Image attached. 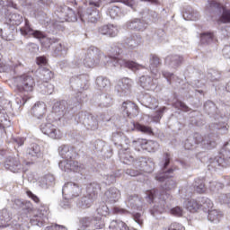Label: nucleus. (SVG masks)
I'll list each match as a JSON object with an SVG mask.
<instances>
[{
  "mask_svg": "<svg viewBox=\"0 0 230 230\" xmlns=\"http://www.w3.org/2000/svg\"><path fill=\"white\" fill-rule=\"evenodd\" d=\"M14 90L21 94H31L35 91L37 83L33 75L24 73L13 78Z\"/></svg>",
  "mask_w": 230,
  "mask_h": 230,
  "instance_id": "obj_1",
  "label": "nucleus"
},
{
  "mask_svg": "<svg viewBox=\"0 0 230 230\" xmlns=\"http://www.w3.org/2000/svg\"><path fill=\"white\" fill-rule=\"evenodd\" d=\"M109 64V56L100 53L97 48L91 47L84 59L85 67H96L98 66H107Z\"/></svg>",
  "mask_w": 230,
  "mask_h": 230,
  "instance_id": "obj_2",
  "label": "nucleus"
},
{
  "mask_svg": "<svg viewBox=\"0 0 230 230\" xmlns=\"http://www.w3.org/2000/svg\"><path fill=\"white\" fill-rule=\"evenodd\" d=\"M170 161H172V155L169 153L164 154V159L162 160V172H158L155 174V181L158 182H164L166 179H170L173 177V172H176V170H179V167L172 166L166 170L168 168V165L170 164Z\"/></svg>",
  "mask_w": 230,
  "mask_h": 230,
  "instance_id": "obj_3",
  "label": "nucleus"
},
{
  "mask_svg": "<svg viewBox=\"0 0 230 230\" xmlns=\"http://www.w3.org/2000/svg\"><path fill=\"white\" fill-rule=\"evenodd\" d=\"M176 187L177 183H175V181H173L172 180L168 181L165 183V187L160 192H158V190L155 189L147 190V199H149L150 202H154V199H155V197H158L159 200H164V202H166L168 199H171L170 193H168V191H171V190H175Z\"/></svg>",
  "mask_w": 230,
  "mask_h": 230,
  "instance_id": "obj_4",
  "label": "nucleus"
},
{
  "mask_svg": "<svg viewBox=\"0 0 230 230\" xmlns=\"http://www.w3.org/2000/svg\"><path fill=\"white\" fill-rule=\"evenodd\" d=\"M119 48L115 47L110 50L109 60L114 63V66L128 67V69H139V65L134 61H128L119 58Z\"/></svg>",
  "mask_w": 230,
  "mask_h": 230,
  "instance_id": "obj_5",
  "label": "nucleus"
},
{
  "mask_svg": "<svg viewBox=\"0 0 230 230\" xmlns=\"http://www.w3.org/2000/svg\"><path fill=\"white\" fill-rule=\"evenodd\" d=\"M133 147L137 152H141V150H146V152H155L159 145L154 140H148L146 138H137L132 143Z\"/></svg>",
  "mask_w": 230,
  "mask_h": 230,
  "instance_id": "obj_6",
  "label": "nucleus"
},
{
  "mask_svg": "<svg viewBox=\"0 0 230 230\" xmlns=\"http://www.w3.org/2000/svg\"><path fill=\"white\" fill-rule=\"evenodd\" d=\"M230 159V139L223 146L220 150L219 155L216 156L211 162V166L217 168V166H224L226 161Z\"/></svg>",
  "mask_w": 230,
  "mask_h": 230,
  "instance_id": "obj_7",
  "label": "nucleus"
},
{
  "mask_svg": "<svg viewBox=\"0 0 230 230\" xmlns=\"http://www.w3.org/2000/svg\"><path fill=\"white\" fill-rule=\"evenodd\" d=\"M186 208L190 213H197L200 208L203 209H209V208H213V201L209 199H206L203 200V204L200 205L197 200L190 199L187 202Z\"/></svg>",
  "mask_w": 230,
  "mask_h": 230,
  "instance_id": "obj_8",
  "label": "nucleus"
},
{
  "mask_svg": "<svg viewBox=\"0 0 230 230\" xmlns=\"http://www.w3.org/2000/svg\"><path fill=\"white\" fill-rule=\"evenodd\" d=\"M121 110L128 118H136V116L139 114V108L137 105H136V103L130 101L124 102L122 103Z\"/></svg>",
  "mask_w": 230,
  "mask_h": 230,
  "instance_id": "obj_9",
  "label": "nucleus"
},
{
  "mask_svg": "<svg viewBox=\"0 0 230 230\" xmlns=\"http://www.w3.org/2000/svg\"><path fill=\"white\" fill-rule=\"evenodd\" d=\"M41 131L49 137L52 139H61L62 138V132L57 128L53 124L48 123L41 126Z\"/></svg>",
  "mask_w": 230,
  "mask_h": 230,
  "instance_id": "obj_10",
  "label": "nucleus"
},
{
  "mask_svg": "<svg viewBox=\"0 0 230 230\" xmlns=\"http://www.w3.org/2000/svg\"><path fill=\"white\" fill-rule=\"evenodd\" d=\"M6 170L13 172V173H19L22 170V164L19 157H8L4 163Z\"/></svg>",
  "mask_w": 230,
  "mask_h": 230,
  "instance_id": "obj_11",
  "label": "nucleus"
},
{
  "mask_svg": "<svg viewBox=\"0 0 230 230\" xmlns=\"http://www.w3.org/2000/svg\"><path fill=\"white\" fill-rule=\"evenodd\" d=\"M210 7L217 8L218 10H220V9L223 10V13L217 21L218 24H220V22H223L224 24H227V22H230V10L229 9H226L224 5H221L219 3H217L216 1H212L210 3Z\"/></svg>",
  "mask_w": 230,
  "mask_h": 230,
  "instance_id": "obj_12",
  "label": "nucleus"
},
{
  "mask_svg": "<svg viewBox=\"0 0 230 230\" xmlns=\"http://www.w3.org/2000/svg\"><path fill=\"white\" fill-rule=\"evenodd\" d=\"M59 167L64 172H78V170H80V164L73 159L65 160L59 163Z\"/></svg>",
  "mask_w": 230,
  "mask_h": 230,
  "instance_id": "obj_13",
  "label": "nucleus"
},
{
  "mask_svg": "<svg viewBox=\"0 0 230 230\" xmlns=\"http://www.w3.org/2000/svg\"><path fill=\"white\" fill-rule=\"evenodd\" d=\"M127 28L132 31H145L146 30V22L141 19H134L127 22Z\"/></svg>",
  "mask_w": 230,
  "mask_h": 230,
  "instance_id": "obj_14",
  "label": "nucleus"
},
{
  "mask_svg": "<svg viewBox=\"0 0 230 230\" xmlns=\"http://www.w3.org/2000/svg\"><path fill=\"white\" fill-rule=\"evenodd\" d=\"M46 111L47 107L46 103L44 102H37L31 110V113L32 114V116H35V118H38V119H40V118H44V116H46Z\"/></svg>",
  "mask_w": 230,
  "mask_h": 230,
  "instance_id": "obj_15",
  "label": "nucleus"
},
{
  "mask_svg": "<svg viewBox=\"0 0 230 230\" xmlns=\"http://www.w3.org/2000/svg\"><path fill=\"white\" fill-rule=\"evenodd\" d=\"M193 191L194 193H199L202 195L208 191V188L206 187V178H197L193 184Z\"/></svg>",
  "mask_w": 230,
  "mask_h": 230,
  "instance_id": "obj_16",
  "label": "nucleus"
},
{
  "mask_svg": "<svg viewBox=\"0 0 230 230\" xmlns=\"http://www.w3.org/2000/svg\"><path fill=\"white\" fill-rule=\"evenodd\" d=\"M11 220L12 217H10L8 210L4 209L0 211V228L4 229V227H9Z\"/></svg>",
  "mask_w": 230,
  "mask_h": 230,
  "instance_id": "obj_17",
  "label": "nucleus"
},
{
  "mask_svg": "<svg viewBox=\"0 0 230 230\" xmlns=\"http://www.w3.org/2000/svg\"><path fill=\"white\" fill-rule=\"evenodd\" d=\"M208 218L210 222H214V224H218L222 218H224V213L218 209L208 210Z\"/></svg>",
  "mask_w": 230,
  "mask_h": 230,
  "instance_id": "obj_18",
  "label": "nucleus"
},
{
  "mask_svg": "<svg viewBox=\"0 0 230 230\" xmlns=\"http://www.w3.org/2000/svg\"><path fill=\"white\" fill-rule=\"evenodd\" d=\"M134 128L137 130V132H142V134H146L147 136H154V129L150 126H145L139 122L134 123Z\"/></svg>",
  "mask_w": 230,
  "mask_h": 230,
  "instance_id": "obj_19",
  "label": "nucleus"
},
{
  "mask_svg": "<svg viewBox=\"0 0 230 230\" xmlns=\"http://www.w3.org/2000/svg\"><path fill=\"white\" fill-rule=\"evenodd\" d=\"M161 66V59L155 54L150 56V69L152 73H157V67Z\"/></svg>",
  "mask_w": 230,
  "mask_h": 230,
  "instance_id": "obj_20",
  "label": "nucleus"
},
{
  "mask_svg": "<svg viewBox=\"0 0 230 230\" xmlns=\"http://www.w3.org/2000/svg\"><path fill=\"white\" fill-rule=\"evenodd\" d=\"M53 78H55V74L51 70L48 68H43L40 71V79L42 80V82L48 84V82H50V80H53Z\"/></svg>",
  "mask_w": 230,
  "mask_h": 230,
  "instance_id": "obj_21",
  "label": "nucleus"
},
{
  "mask_svg": "<svg viewBox=\"0 0 230 230\" xmlns=\"http://www.w3.org/2000/svg\"><path fill=\"white\" fill-rule=\"evenodd\" d=\"M154 84V79L150 76H141L139 79V85L143 87V89H148Z\"/></svg>",
  "mask_w": 230,
  "mask_h": 230,
  "instance_id": "obj_22",
  "label": "nucleus"
},
{
  "mask_svg": "<svg viewBox=\"0 0 230 230\" xmlns=\"http://www.w3.org/2000/svg\"><path fill=\"white\" fill-rule=\"evenodd\" d=\"M110 229L112 230H128V226L123 221H111Z\"/></svg>",
  "mask_w": 230,
  "mask_h": 230,
  "instance_id": "obj_23",
  "label": "nucleus"
},
{
  "mask_svg": "<svg viewBox=\"0 0 230 230\" xmlns=\"http://www.w3.org/2000/svg\"><path fill=\"white\" fill-rule=\"evenodd\" d=\"M215 40V34L213 32H203L200 34V40L203 44H209Z\"/></svg>",
  "mask_w": 230,
  "mask_h": 230,
  "instance_id": "obj_24",
  "label": "nucleus"
},
{
  "mask_svg": "<svg viewBox=\"0 0 230 230\" xmlns=\"http://www.w3.org/2000/svg\"><path fill=\"white\" fill-rule=\"evenodd\" d=\"M57 42H58V39H49L48 37H44L41 40H40V44L42 46V48H51V46H53V44H57Z\"/></svg>",
  "mask_w": 230,
  "mask_h": 230,
  "instance_id": "obj_25",
  "label": "nucleus"
},
{
  "mask_svg": "<svg viewBox=\"0 0 230 230\" xmlns=\"http://www.w3.org/2000/svg\"><path fill=\"white\" fill-rule=\"evenodd\" d=\"M166 106H164L155 111V115L152 117L155 123H159V121H161V118H163V114H164V111H166Z\"/></svg>",
  "mask_w": 230,
  "mask_h": 230,
  "instance_id": "obj_26",
  "label": "nucleus"
},
{
  "mask_svg": "<svg viewBox=\"0 0 230 230\" xmlns=\"http://www.w3.org/2000/svg\"><path fill=\"white\" fill-rule=\"evenodd\" d=\"M225 185L220 181H211L209 185L210 191H220V190H224Z\"/></svg>",
  "mask_w": 230,
  "mask_h": 230,
  "instance_id": "obj_27",
  "label": "nucleus"
},
{
  "mask_svg": "<svg viewBox=\"0 0 230 230\" xmlns=\"http://www.w3.org/2000/svg\"><path fill=\"white\" fill-rule=\"evenodd\" d=\"M29 154L32 157H39L40 155V146L33 144L29 151Z\"/></svg>",
  "mask_w": 230,
  "mask_h": 230,
  "instance_id": "obj_28",
  "label": "nucleus"
},
{
  "mask_svg": "<svg viewBox=\"0 0 230 230\" xmlns=\"http://www.w3.org/2000/svg\"><path fill=\"white\" fill-rule=\"evenodd\" d=\"M22 21V16H21L18 13H13L10 17V22L13 24V26H19Z\"/></svg>",
  "mask_w": 230,
  "mask_h": 230,
  "instance_id": "obj_29",
  "label": "nucleus"
},
{
  "mask_svg": "<svg viewBox=\"0 0 230 230\" xmlns=\"http://www.w3.org/2000/svg\"><path fill=\"white\" fill-rule=\"evenodd\" d=\"M97 213H98V215H100V217H107V216H109V207H107V205H105V204L101 205L97 208Z\"/></svg>",
  "mask_w": 230,
  "mask_h": 230,
  "instance_id": "obj_30",
  "label": "nucleus"
},
{
  "mask_svg": "<svg viewBox=\"0 0 230 230\" xmlns=\"http://www.w3.org/2000/svg\"><path fill=\"white\" fill-rule=\"evenodd\" d=\"M176 109H180V111H183V112H190V107H188V105H186V103H184L181 101H177L174 103Z\"/></svg>",
  "mask_w": 230,
  "mask_h": 230,
  "instance_id": "obj_31",
  "label": "nucleus"
},
{
  "mask_svg": "<svg viewBox=\"0 0 230 230\" xmlns=\"http://www.w3.org/2000/svg\"><path fill=\"white\" fill-rule=\"evenodd\" d=\"M195 139H196V143L197 145L203 143V145H208V146H211L213 144H215V142H211V141H208V138H203L202 136L200 135H196L195 136Z\"/></svg>",
  "mask_w": 230,
  "mask_h": 230,
  "instance_id": "obj_32",
  "label": "nucleus"
},
{
  "mask_svg": "<svg viewBox=\"0 0 230 230\" xmlns=\"http://www.w3.org/2000/svg\"><path fill=\"white\" fill-rule=\"evenodd\" d=\"M220 204H226V206H230V193L221 194L219 196Z\"/></svg>",
  "mask_w": 230,
  "mask_h": 230,
  "instance_id": "obj_33",
  "label": "nucleus"
},
{
  "mask_svg": "<svg viewBox=\"0 0 230 230\" xmlns=\"http://www.w3.org/2000/svg\"><path fill=\"white\" fill-rule=\"evenodd\" d=\"M168 230H186V227H184L181 223L172 222L169 226Z\"/></svg>",
  "mask_w": 230,
  "mask_h": 230,
  "instance_id": "obj_34",
  "label": "nucleus"
},
{
  "mask_svg": "<svg viewBox=\"0 0 230 230\" xmlns=\"http://www.w3.org/2000/svg\"><path fill=\"white\" fill-rule=\"evenodd\" d=\"M42 220H43L42 216L34 215L31 218V226H39V224H40V222H42Z\"/></svg>",
  "mask_w": 230,
  "mask_h": 230,
  "instance_id": "obj_35",
  "label": "nucleus"
},
{
  "mask_svg": "<svg viewBox=\"0 0 230 230\" xmlns=\"http://www.w3.org/2000/svg\"><path fill=\"white\" fill-rule=\"evenodd\" d=\"M86 4H89V6H94L95 8H100L102 6V2L103 0H84Z\"/></svg>",
  "mask_w": 230,
  "mask_h": 230,
  "instance_id": "obj_36",
  "label": "nucleus"
},
{
  "mask_svg": "<svg viewBox=\"0 0 230 230\" xmlns=\"http://www.w3.org/2000/svg\"><path fill=\"white\" fill-rule=\"evenodd\" d=\"M122 85L125 89H130L132 87V80L128 77H123L121 79Z\"/></svg>",
  "mask_w": 230,
  "mask_h": 230,
  "instance_id": "obj_37",
  "label": "nucleus"
},
{
  "mask_svg": "<svg viewBox=\"0 0 230 230\" xmlns=\"http://www.w3.org/2000/svg\"><path fill=\"white\" fill-rule=\"evenodd\" d=\"M26 195L29 197V199H31V200H33V202H35L36 204H39L40 202V199H39L37 195L33 194L31 190H27Z\"/></svg>",
  "mask_w": 230,
  "mask_h": 230,
  "instance_id": "obj_38",
  "label": "nucleus"
},
{
  "mask_svg": "<svg viewBox=\"0 0 230 230\" xmlns=\"http://www.w3.org/2000/svg\"><path fill=\"white\" fill-rule=\"evenodd\" d=\"M32 37H34V39H39L40 41L46 37V34L40 31H32Z\"/></svg>",
  "mask_w": 230,
  "mask_h": 230,
  "instance_id": "obj_39",
  "label": "nucleus"
},
{
  "mask_svg": "<svg viewBox=\"0 0 230 230\" xmlns=\"http://www.w3.org/2000/svg\"><path fill=\"white\" fill-rule=\"evenodd\" d=\"M108 31L110 37H116L118 35V28L114 27V25H110Z\"/></svg>",
  "mask_w": 230,
  "mask_h": 230,
  "instance_id": "obj_40",
  "label": "nucleus"
},
{
  "mask_svg": "<svg viewBox=\"0 0 230 230\" xmlns=\"http://www.w3.org/2000/svg\"><path fill=\"white\" fill-rule=\"evenodd\" d=\"M171 213L175 217H182V208L181 207H175L171 210Z\"/></svg>",
  "mask_w": 230,
  "mask_h": 230,
  "instance_id": "obj_41",
  "label": "nucleus"
},
{
  "mask_svg": "<svg viewBox=\"0 0 230 230\" xmlns=\"http://www.w3.org/2000/svg\"><path fill=\"white\" fill-rule=\"evenodd\" d=\"M36 64H38V66H46V64H48V58L44 56L39 57L36 58Z\"/></svg>",
  "mask_w": 230,
  "mask_h": 230,
  "instance_id": "obj_42",
  "label": "nucleus"
},
{
  "mask_svg": "<svg viewBox=\"0 0 230 230\" xmlns=\"http://www.w3.org/2000/svg\"><path fill=\"white\" fill-rule=\"evenodd\" d=\"M0 37L4 40H12L13 36L11 33L7 34L6 32H4L3 29H0Z\"/></svg>",
  "mask_w": 230,
  "mask_h": 230,
  "instance_id": "obj_43",
  "label": "nucleus"
},
{
  "mask_svg": "<svg viewBox=\"0 0 230 230\" xmlns=\"http://www.w3.org/2000/svg\"><path fill=\"white\" fill-rule=\"evenodd\" d=\"M126 173H128V175H130L131 177H137V175H141V171L128 169Z\"/></svg>",
  "mask_w": 230,
  "mask_h": 230,
  "instance_id": "obj_44",
  "label": "nucleus"
},
{
  "mask_svg": "<svg viewBox=\"0 0 230 230\" xmlns=\"http://www.w3.org/2000/svg\"><path fill=\"white\" fill-rule=\"evenodd\" d=\"M20 31L22 35H29V33H31V31L33 32V30L31 29V27L27 26V27L21 28Z\"/></svg>",
  "mask_w": 230,
  "mask_h": 230,
  "instance_id": "obj_45",
  "label": "nucleus"
},
{
  "mask_svg": "<svg viewBox=\"0 0 230 230\" xmlns=\"http://www.w3.org/2000/svg\"><path fill=\"white\" fill-rule=\"evenodd\" d=\"M56 46L54 48V51L55 53H60V51H62L64 49V45H62V43H60V40H58V42H56Z\"/></svg>",
  "mask_w": 230,
  "mask_h": 230,
  "instance_id": "obj_46",
  "label": "nucleus"
},
{
  "mask_svg": "<svg viewBox=\"0 0 230 230\" xmlns=\"http://www.w3.org/2000/svg\"><path fill=\"white\" fill-rule=\"evenodd\" d=\"M133 218L137 224H139V226H143V219H141V214L136 213L133 215Z\"/></svg>",
  "mask_w": 230,
  "mask_h": 230,
  "instance_id": "obj_47",
  "label": "nucleus"
},
{
  "mask_svg": "<svg viewBox=\"0 0 230 230\" xmlns=\"http://www.w3.org/2000/svg\"><path fill=\"white\" fill-rule=\"evenodd\" d=\"M110 25H104L100 28L99 31L102 35H109Z\"/></svg>",
  "mask_w": 230,
  "mask_h": 230,
  "instance_id": "obj_48",
  "label": "nucleus"
},
{
  "mask_svg": "<svg viewBox=\"0 0 230 230\" xmlns=\"http://www.w3.org/2000/svg\"><path fill=\"white\" fill-rule=\"evenodd\" d=\"M113 213L119 214V215H125V213H127V210L120 208L119 207H115V208H113Z\"/></svg>",
  "mask_w": 230,
  "mask_h": 230,
  "instance_id": "obj_49",
  "label": "nucleus"
},
{
  "mask_svg": "<svg viewBox=\"0 0 230 230\" xmlns=\"http://www.w3.org/2000/svg\"><path fill=\"white\" fill-rule=\"evenodd\" d=\"M46 230H66V228L64 226L55 225L51 226H47Z\"/></svg>",
  "mask_w": 230,
  "mask_h": 230,
  "instance_id": "obj_50",
  "label": "nucleus"
},
{
  "mask_svg": "<svg viewBox=\"0 0 230 230\" xmlns=\"http://www.w3.org/2000/svg\"><path fill=\"white\" fill-rule=\"evenodd\" d=\"M223 55H225V57H226V58H230V46H226L223 49Z\"/></svg>",
  "mask_w": 230,
  "mask_h": 230,
  "instance_id": "obj_51",
  "label": "nucleus"
},
{
  "mask_svg": "<svg viewBox=\"0 0 230 230\" xmlns=\"http://www.w3.org/2000/svg\"><path fill=\"white\" fill-rule=\"evenodd\" d=\"M164 78L167 79V82H169V84H172V78H173V74H170L168 72H164L163 73Z\"/></svg>",
  "mask_w": 230,
  "mask_h": 230,
  "instance_id": "obj_52",
  "label": "nucleus"
},
{
  "mask_svg": "<svg viewBox=\"0 0 230 230\" xmlns=\"http://www.w3.org/2000/svg\"><path fill=\"white\" fill-rule=\"evenodd\" d=\"M120 2L124 3V4H127V6H130L131 8L135 4L134 0H120Z\"/></svg>",
  "mask_w": 230,
  "mask_h": 230,
  "instance_id": "obj_53",
  "label": "nucleus"
},
{
  "mask_svg": "<svg viewBox=\"0 0 230 230\" xmlns=\"http://www.w3.org/2000/svg\"><path fill=\"white\" fill-rule=\"evenodd\" d=\"M192 147L193 146L191 145V142L190 141V139H187L184 144V148L186 150H191Z\"/></svg>",
  "mask_w": 230,
  "mask_h": 230,
  "instance_id": "obj_54",
  "label": "nucleus"
},
{
  "mask_svg": "<svg viewBox=\"0 0 230 230\" xmlns=\"http://www.w3.org/2000/svg\"><path fill=\"white\" fill-rule=\"evenodd\" d=\"M7 6H9V8L17 9V4H14L12 0L7 1Z\"/></svg>",
  "mask_w": 230,
  "mask_h": 230,
  "instance_id": "obj_55",
  "label": "nucleus"
},
{
  "mask_svg": "<svg viewBox=\"0 0 230 230\" xmlns=\"http://www.w3.org/2000/svg\"><path fill=\"white\" fill-rule=\"evenodd\" d=\"M110 15L111 17H112V19H115L116 17H118V13H116V9L111 8L110 10Z\"/></svg>",
  "mask_w": 230,
  "mask_h": 230,
  "instance_id": "obj_56",
  "label": "nucleus"
},
{
  "mask_svg": "<svg viewBox=\"0 0 230 230\" xmlns=\"http://www.w3.org/2000/svg\"><path fill=\"white\" fill-rule=\"evenodd\" d=\"M22 66V67H24V66L22 64V63H18L16 65L13 66L14 69H17V67Z\"/></svg>",
  "mask_w": 230,
  "mask_h": 230,
  "instance_id": "obj_57",
  "label": "nucleus"
},
{
  "mask_svg": "<svg viewBox=\"0 0 230 230\" xmlns=\"http://www.w3.org/2000/svg\"><path fill=\"white\" fill-rule=\"evenodd\" d=\"M30 26V22L28 21V19H25V26L24 27H28Z\"/></svg>",
  "mask_w": 230,
  "mask_h": 230,
  "instance_id": "obj_58",
  "label": "nucleus"
},
{
  "mask_svg": "<svg viewBox=\"0 0 230 230\" xmlns=\"http://www.w3.org/2000/svg\"><path fill=\"white\" fill-rule=\"evenodd\" d=\"M142 1H148V3H157V0H142Z\"/></svg>",
  "mask_w": 230,
  "mask_h": 230,
  "instance_id": "obj_59",
  "label": "nucleus"
},
{
  "mask_svg": "<svg viewBox=\"0 0 230 230\" xmlns=\"http://www.w3.org/2000/svg\"><path fill=\"white\" fill-rule=\"evenodd\" d=\"M22 100H23V102H28V100H30V97L25 96V97L22 98Z\"/></svg>",
  "mask_w": 230,
  "mask_h": 230,
  "instance_id": "obj_60",
  "label": "nucleus"
},
{
  "mask_svg": "<svg viewBox=\"0 0 230 230\" xmlns=\"http://www.w3.org/2000/svg\"><path fill=\"white\" fill-rule=\"evenodd\" d=\"M226 89L230 93V82L226 84Z\"/></svg>",
  "mask_w": 230,
  "mask_h": 230,
  "instance_id": "obj_61",
  "label": "nucleus"
},
{
  "mask_svg": "<svg viewBox=\"0 0 230 230\" xmlns=\"http://www.w3.org/2000/svg\"><path fill=\"white\" fill-rule=\"evenodd\" d=\"M137 44H139V40H141V38L140 37H137Z\"/></svg>",
  "mask_w": 230,
  "mask_h": 230,
  "instance_id": "obj_62",
  "label": "nucleus"
},
{
  "mask_svg": "<svg viewBox=\"0 0 230 230\" xmlns=\"http://www.w3.org/2000/svg\"><path fill=\"white\" fill-rule=\"evenodd\" d=\"M224 128H226V130H228L229 129V126L226 124Z\"/></svg>",
  "mask_w": 230,
  "mask_h": 230,
  "instance_id": "obj_63",
  "label": "nucleus"
},
{
  "mask_svg": "<svg viewBox=\"0 0 230 230\" xmlns=\"http://www.w3.org/2000/svg\"><path fill=\"white\" fill-rule=\"evenodd\" d=\"M102 83H103V82H107V79H102Z\"/></svg>",
  "mask_w": 230,
  "mask_h": 230,
  "instance_id": "obj_64",
  "label": "nucleus"
}]
</instances>
